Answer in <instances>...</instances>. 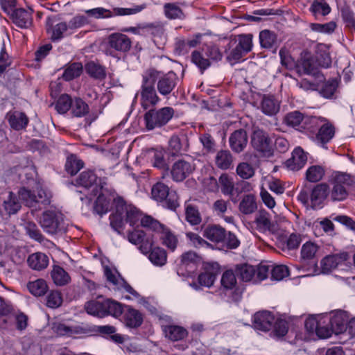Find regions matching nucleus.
Wrapping results in <instances>:
<instances>
[{
	"label": "nucleus",
	"mask_w": 355,
	"mask_h": 355,
	"mask_svg": "<svg viewBox=\"0 0 355 355\" xmlns=\"http://www.w3.org/2000/svg\"><path fill=\"white\" fill-rule=\"evenodd\" d=\"M259 41L261 47L272 49L277 43V35L272 31L263 30L259 33Z\"/></svg>",
	"instance_id": "nucleus-43"
},
{
	"label": "nucleus",
	"mask_w": 355,
	"mask_h": 355,
	"mask_svg": "<svg viewBox=\"0 0 355 355\" xmlns=\"http://www.w3.org/2000/svg\"><path fill=\"white\" fill-rule=\"evenodd\" d=\"M145 8L144 6H136L131 8H114L113 12L110 10L104 8H96L90 10H87L85 12L89 16L96 19L100 18H109L113 15H130L136 14L141 11Z\"/></svg>",
	"instance_id": "nucleus-9"
},
{
	"label": "nucleus",
	"mask_w": 355,
	"mask_h": 355,
	"mask_svg": "<svg viewBox=\"0 0 355 355\" xmlns=\"http://www.w3.org/2000/svg\"><path fill=\"white\" fill-rule=\"evenodd\" d=\"M85 309L86 312L92 315L103 318L105 312L103 307V300H91L85 303Z\"/></svg>",
	"instance_id": "nucleus-39"
},
{
	"label": "nucleus",
	"mask_w": 355,
	"mask_h": 355,
	"mask_svg": "<svg viewBox=\"0 0 355 355\" xmlns=\"http://www.w3.org/2000/svg\"><path fill=\"white\" fill-rule=\"evenodd\" d=\"M3 207L8 215L15 214L20 209L21 204L12 192H10L8 199L4 200Z\"/></svg>",
	"instance_id": "nucleus-47"
},
{
	"label": "nucleus",
	"mask_w": 355,
	"mask_h": 355,
	"mask_svg": "<svg viewBox=\"0 0 355 355\" xmlns=\"http://www.w3.org/2000/svg\"><path fill=\"white\" fill-rule=\"evenodd\" d=\"M331 7L325 0H315L310 8L311 12L315 15H327L331 12Z\"/></svg>",
	"instance_id": "nucleus-51"
},
{
	"label": "nucleus",
	"mask_w": 355,
	"mask_h": 355,
	"mask_svg": "<svg viewBox=\"0 0 355 355\" xmlns=\"http://www.w3.org/2000/svg\"><path fill=\"white\" fill-rule=\"evenodd\" d=\"M40 223L43 230L51 235L62 234L67 230L62 214L55 210L43 212Z\"/></svg>",
	"instance_id": "nucleus-4"
},
{
	"label": "nucleus",
	"mask_w": 355,
	"mask_h": 355,
	"mask_svg": "<svg viewBox=\"0 0 355 355\" xmlns=\"http://www.w3.org/2000/svg\"><path fill=\"white\" fill-rule=\"evenodd\" d=\"M27 288L33 295L35 296H42L46 293L48 286L44 279H38L35 281L28 282L27 284Z\"/></svg>",
	"instance_id": "nucleus-46"
},
{
	"label": "nucleus",
	"mask_w": 355,
	"mask_h": 355,
	"mask_svg": "<svg viewBox=\"0 0 355 355\" xmlns=\"http://www.w3.org/2000/svg\"><path fill=\"white\" fill-rule=\"evenodd\" d=\"M332 333L334 331L331 330V326L329 327L327 316L320 318V324L315 331L316 335L321 338H325L331 336Z\"/></svg>",
	"instance_id": "nucleus-60"
},
{
	"label": "nucleus",
	"mask_w": 355,
	"mask_h": 355,
	"mask_svg": "<svg viewBox=\"0 0 355 355\" xmlns=\"http://www.w3.org/2000/svg\"><path fill=\"white\" fill-rule=\"evenodd\" d=\"M25 230L26 234L32 239L40 243L44 240V236L34 222L28 221L25 223Z\"/></svg>",
	"instance_id": "nucleus-57"
},
{
	"label": "nucleus",
	"mask_w": 355,
	"mask_h": 355,
	"mask_svg": "<svg viewBox=\"0 0 355 355\" xmlns=\"http://www.w3.org/2000/svg\"><path fill=\"white\" fill-rule=\"evenodd\" d=\"M260 107L266 115L274 116L279 111L280 102L272 95H263Z\"/></svg>",
	"instance_id": "nucleus-24"
},
{
	"label": "nucleus",
	"mask_w": 355,
	"mask_h": 355,
	"mask_svg": "<svg viewBox=\"0 0 355 355\" xmlns=\"http://www.w3.org/2000/svg\"><path fill=\"white\" fill-rule=\"evenodd\" d=\"M85 70L90 76L96 79H103L106 75L105 68L93 61L85 65Z\"/></svg>",
	"instance_id": "nucleus-50"
},
{
	"label": "nucleus",
	"mask_w": 355,
	"mask_h": 355,
	"mask_svg": "<svg viewBox=\"0 0 355 355\" xmlns=\"http://www.w3.org/2000/svg\"><path fill=\"white\" fill-rule=\"evenodd\" d=\"M186 220L192 225H196L201 223V216L197 207L191 204L185 205Z\"/></svg>",
	"instance_id": "nucleus-45"
},
{
	"label": "nucleus",
	"mask_w": 355,
	"mask_h": 355,
	"mask_svg": "<svg viewBox=\"0 0 355 355\" xmlns=\"http://www.w3.org/2000/svg\"><path fill=\"white\" fill-rule=\"evenodd\" d=\"M195 169L196 166L193 162L179 159L172 165L170 173L174 182H181L192 174Z\"/></svg>",
	"instance_id": "nucleus-10"
},
{
	"label": "nucleus",
	"mask_w": 355,
	"mask_h": 355,
	"mask_svg": "<svg viewBox=\"0 0 355 355\" xmlns=\"http://www.w3.org/2000/svg\"><path fill=\"white\" fill-rule=\"evenodd\" d=\"M152 198L157 202L164 203V206L171 210H175L179 207V197L175 191H170L168 185L157 182L151 189Z\"/></svg>",
	"instance_id": "nucleus-5"
},
{
	"label": "nucleus",
	"mask_w": 355,
	"mask_h": 355,
	"mask_svg": "<svg viewBox=\"0 0 355 355\" xmlns=\"http://www.w3.org/2000/svg\"><path fill=\"white\" fill-rule=\"evenodd\" d=\"M89 112V107L82 98H75L73 100L71 113L75 117H83Z\"/></svg>",
	"instance_id": "nucleus-38"
},
{
	"label": "nucleus",
	"mask_w": 355,
	"mask_h": 355,
	"mask_svg": "<svg viewBox=\"0 0 355 355\" xmlns=\"http://www.w3.org/2000/svg\"><path fill=\"white\" fill-rule=\"evenodd\" d=\"M114 212L110 215V226L119 234L123 230L125 223L135 225L140 218V213L132 205H127L122 197L117 196L113 200Z\"/></svg>",
	"instance_id": "nucleus-1"
},
{
	"label": "nucleus",
	"mask_w": 355,
	"mask_h": 355,
	"mask_svg": "<svg viewBox=\"0 0 355 355\" xmlns=\"http://www.w3.org/2000/svg\"><path fill=\"white\" fill-rule=\"evenodd\" d=\"M297 71L300 75H311L320 80L323 78L310 55H305L300 59L297 64Z\"/></svg>",
	"instance_id": "nucleus-15"
},
{
	"label": "nucleus",
	"mask_w": 355,
	"mask_h": 355,
	"mask_svg": "<svg viewBox=\"0 0 355 355\" xmlns=\"http://www.w3.org/2000/svg\"><path fill=\"white\" fill-rule=\"evenodd\" d=\"M354 178L346 173H337L333 180V187L330 192V197L333 201H341L345 200L348 192L346 186L353 184Z\"/></svg>",
	"instance_id": "nucleus-7"
},
{
	"label": "nucleus",
	"mask_w": 355,
	"mask_h": 355,
	"mask_svg": "<svg viewBox=\"0 0 355 355\" xmlns=\"http://www.w3.org/2000/svg\"><path fill=\"white\" fill-rule=\"evenodd\" d=\"M83 67L80 62H73L67 65L62 74V78L66 81L71 80L79 77L83 73Z\"/></svg>",
	"instance_id": "nucleus-41"
},
{
	"label": "nucleus",
	"mask_w": 355,
	"mask_h": 355,
	"mask_svg": "<svg viewBox=\"0 0 355 355\" xmlns=\"http://www.w3.org/2000/svg\"><path fill=\"white\" fill-rule=\"evenodd\" d=\"M219 184L221 188V192L225 195L229 196L233 202H236V199L233 198L235 193L237 196L239 193V189L234 187V181L232 178L228 175L224 173L222 174L218 180Z\"/></svg>",
	"instance_id": "nucleus-29"
},
{
	"label": "nucleus",
	"mask_w": 355,
	"mask_h": 355,
	"mask_svg": "<svg viewBox=\"0 0 355 355\" xmlns=\"http://www.w3.org/2000/svg\"><path fill=\"white\" fill-rule=\"evenodd\" d=\"M274 317L267 311H259L254 315L253 324L255 329L266 331L270 329Z\"/></svg>",
	"instance_id": "nucleus-22"
},
{
	"label": "nucleus",
	"mask_w": 355,
	"mask_h": 355,
	"mask_svg": "<svg viewBox=\"0 0 355 355\" xmlns=\"http://www.w3.org/2000/svg\"><path fill=\"white\" fill-rule=\"evenodd\" d=\"M6 118L10 127L17 131L25 129L29 121L26 114L19 111H10L7 113Z\"/></svg>",
	"instance_id": "nucleus-21"
},
{
	"label": "nucleus",
	"mask_w": 355,
	"mask_h": 355,
	"mask_svg": "<svg viewBox=\"0 0 355 355\" xmlns=\"http://www.w3.org/2000/svg\"><path fill=\"white\" fill-rule=\"evenodd\" d=\"M33 10L29 8H16L11 14V19L13 23L19 28H27L33 23Z\"/></svg>",
	"instance_id": "nucleus-18"
},
{
	"label": "nucleus",
	"mask_w": 355,
	"mask_h": 355,
	"mask_svg": "<svg viewBox=\"0 0 355 355\" xmlns=\"http://www.w3.org/2000/svg\"><path fill=\"white\" fill-rule=\"evenodd\" d=\"M51 276L55 284L59 286H65L71 281V277L68 272L60 266H53Z\"/></svg>",
	"instance_id": "nucleus-35"
},
{
	"label": "nucleus",
	"mask_w": 355,
	"mask_h": 355,
	"mask_svg": "<svg viewBox=\"0 0 355 355\" xmlns=\"http://www.w3.org/2000/svg\"><path fill=\"white\" fill-rule=\"evenodd\" d=\"M203 236L214 243H220L225 241L227 232L225 228L219 225H208L204 227Z\"/></svg>",
	"instance_id": "nucleus-20"
},
{
	"label": "nucleus",
	"mask_w": 355,
	"mask_h": 355,
	"mask_svg": "<svg viewBox=\"0 0 355 355\" xmlns=\"http://www.w3.org/2000/svg\"><path fill=\"white\" fill-rule=\"evenodd\" d=\"M349 258V254L346 252L326 256L320 262L322 272L324 274L331 272L339 265L343 264Z\"/></svg>",
	"instance_id": "nucleus-14"
},
{
	"label": "nucleus",
	"mask_w": 355,
	"mask_h": 355,
	"mask_svg": "<svg viewBox=\"0 0 355 355\" xmlns=\"http://www.w3.org/2000/svg\"><path fill=\"white\" fill-rule=\"evenodd\" d=\"M103 307L105 316L108 315L118 317L123 313L122 304L111 299L103 300Z\"/></svg>",
	"instance_id": "nucleus-42"
},
{
	"label": "nucleus",
	"mask_w": 355,
	"mask_h": 355,
	"mask_svg": "<svg viewBox=\"0 0 355 355\" xmlns=\"http://www.w3.org/2000/svg\"><path fill=\"white\" fill-rule=\"evenodd\" d=\"M236 274L232 270H225L221 277L220 284L221 289L232 294V298L234 301H238L242 295L243 288L237 286L236 278Z\"/></svg>",
	"instance_id": "nucleus-11"
},
{
	"label": "nucleus",
	"mask_w": 355,
	"mask_h": 355,
	"mask_svg": "<svg viewBox=\"0 0 355 355\" xmlns=\"http://www.w3.org/2000/svg\"><path fill=\"white\" fill-rule=\"evenodd\" d=\"M191 61L200 69L202 72H203L211 65L209 60L204 58L202 54L198 51H194L192 52Z\"/></svg>",
	"instance_id": "nucleus-59"
},
{
	"label": "nucleus",
	"mask_w": 355,
	"mask_h": 355,
	"mask_svg": "<svg viewBox=\"0 0 355 355\" xmlns=\"http://www.w3.org/2000/svg\"><path fill=\"white\" fill-rule=\"evenodd\" d=\"M53 330L58 336H75L77 335L89 334L92 329L87 324L69 326L64 323L57 322L53 324Z\"/></svg>",
	"instance_id": "nucleus-12"
},
{
	"label": "nucleus",
	"mask_w": 355,
	"mask_h": 355,
	"mask_svg": "<svg viewBox=\"0 0 355 355\" xmlns=\"http://www.w3.org/2000/svg\"><path fill=\"white\" fill-rule=\"evenodd\" d=\"M149 259L154 265L162 266L166 263V252L161 248H154L150 252Z\"/></svg>",
	"instance_id": "nucleus-48"
},
{
	"label": "nucleus",
	"mask_w": 355,
	"mask_h": 355,
	"mask_svg": "<svg viewBox=\"0 0 355 355\" xmlns=\"http://www.w3.org/2000/svg\"><path fill=\"white\" fill-rule=\"evenodd\" d=\"M105 53L113 58L128 53L132 46L131 39L121 33L109 35L104 41Z\"/></svg>",
	"instance_id": "nucleus-3"
},
{
	"label": "nucleus",
	"mask_w": 355,
	"mask_h": 355,
	"mask_svg": "<svg viewBox=\"0 0 355 355\" xmlns=\"http://www.w3.org/2000/svg\"><path fill=\"white\" fill-rule=\"evenodd\" d=\"M27 263L33 270H42L49 265V257L44 253L35 252L28 256Z\"/></svg>",
	"instance_id": "nucleus-30"
},
{
	"label": "nucleus",
	"mask_w": 355,
	"mask_h": 355,
	"mask_svg": "<svg viewBox=\"0 0 355 355\" xmlns=\"http://www.w3.org/2000/svg\"><path fill=\"white\" fill-rule=\"evenodd\" d=\"M198 261L199 257L195 252L188 251L183 253L180 257L178 273L180 274L182 268L189 270V268H193Z\"/></svg>",
	"instance_id": "nucleus-37"
},
{
	"label": "nucleus",
	"mask_w": 355,
	"mask_h": 355,
	"mask_svg": "<svg viewBox=\"0 0 355 355\" xmlns=\"http://www.w3.org/2000/svg\"><path fill=\"white\" fill-rule=\"evenodd\" d=\"M248 137L244 129H239L233 132L229 139L232 150L237 153L242 152L247 146Z\"/></svg>",
	"instance_id": "nucleus-19"
},
{
	"label": "nucleus",
	"mask_w": 355,
	"mask_h": 355,
	"mask_svg": "<svg viewBox=\"0 0 355 355\" xmlns=\"http://www.w3.org/2000/svg\"><path fill=\"white\" fill-rule=\"evenodd\" d=\"M164 11L166 17L170 19H182L184 14L182 10L174 3H166L164 5Z\"/></svg>",
	"instance_id": "nucleus-44"
},
{
	"label": "nucleus",
	"mask_w": 355,
	"mask_h": 355,
	"mask_svg": "<svg viewBox=\"0 0 355 355\" xmlns=\"http://www.w3.org/2000/svg\"><path fill=\"white\" fill-rule=\"evenodd\" d=\"M325 121L326 119L324 118L306 116L302 128L313 131L315 128H320L321 124L325 122Z\"/></svg>",
	"instance_id": "nucleus-62"
},
{
	"label": "nucleus",
	"mask_w": 355,
	"mask_h": 355,
	"mask_svg": "<svg viewBox=\"0 0 355 355\" xmlns=\"http://www.w3.org/2000/svg\"><path fill=\"white\" fill-rule=\"evenodd\" d=\"M84 166L82 160L79 159L76 155H71L67 159L65 163V169L71 175H76Z\"/></svg>",
	"instance_id": "nucleus-49"
},
{
	"label": "nucleus",
	"mask_w": 355,
	"mask_h": 355,
	"mask_svg": "<svg viewBox=\"0 0 355 355\" xmlns=\"http://www.w3.org/2000/svg\"><path fill=\"white\" fill-rule=\"evenodd\" d=\"M329 187L325 183L317 184L312 190L310 199L312 207L315 209L320 206L327 197Z\"/></svg>",
	"instance_id": "nucleus-28"
},
{
	"label": "nucleus",
	"mask_w": 355,
	"mask_h": 355,
	"mask_svg": "<svg viewBox=\"0 0 355 355\" xmlns=\"http://www.w3.org/2000/svg\"><path fill=\"white\" fill-rule=\"evenodd\" d=\"M324 175V168L319 165L310 166L306 173V178L309 182H317L320 181Z\"/></svg>",
	"instance_id": "nucleus-53"
},
{
	"label": "nucleus",
	"mask_w": 355,
	"mask_h": 355,
	"mask_svg": "<svg viewBox=\"0 0 355 355\" xmlns=\"http://www.w3.org/2000/svg\"><path fill=\"white\" fill-rule=\"evenodd\" d=\"M110 199H107L104 194L100 193L94 204V211L99 215L107 213L110 209Z\"/></svg>",
	"instance_id": "nucleus-55"
},
{
	"label": "nucleus",
	"mask_w": 355,
	"mask_h": 355,
	"mask_svg": "<svg viewBox=\"0 0 355 355\" xmlns=\"http://www.w3.org/2000/svg\"><path fill=\"white\" fill-rule=\"evenodd\" d=\"M218 270L219 268L218 265H212L210 268H207L204 272H202L198 275V283L201 286L207 287L211 286L216 279Z\"/></svg>",
	"instance_id": "nucleus-31"
},
{
	"label": "nucleus",
	"mask_w": 355,
	"mask_h": 355,
	"mask_svg": "<svg viewBox=\"0 0 355 355\" xmlns=\"http://www.w3.org/2000/svg\"><path fill=\"white\" fill-rule=\"evenodd\" d=\"M318 250L317 245L312 242L305 243L301 249V259L306 260L313 259Z\"/></svg>",
	"instance_id": "nucleus-58"
},
{
	"label": "nucleus",
	"mask_w": 355,
	"mask_h": 355,
	"mask_svg": "<svg viewBox=\"0 0 355 355\" xmlns=\"http://www.w3.org/2000/svg\"><path fill=\"white\" fill-rule=\"evenodd\" d=\"M236 173L242 179H249L254 175V168L248 162H241L236 167Z\"/></svg>",
	"instance_id": "nucleus-61"
},
{
	"label": "nucleus",
	"mask_w": 355,
	"mask_h": 355,
	"mask_svg": "<svg viewBox=\"0 0 355 355\" xmlns=\"http://www.w3.org/2000/svg\"><path fill=\"white\" fill-rule=\"evenodd\" d=\"M305 116L299 111H293L286 114L283 121L288 126L300 129L304 124Z\"/></svg>",
	"instance_id": "nucleus-36"
},
{
	"label": "nucleus",
	"mask_w": 355,
	"mask_h": 355,
	"mask_svg": "<svg viewBox=\"0 0 355 355\" xmlns=\"http://www.w3.org/2000/svg\"><path fill=\"white\" fill-rule=\"evenodd\" d=\"M155 78L152 73L143 76L141 91V106L147 110L154 107L160 101L155 89Z\"/></svg>",
	"instance_id": "nucleus-6"
},
{
	"label": "nucleus",
	"mask_w": 355,
	"mask_h": 355,
	"mask_svg": "<svg viewBox=\"0 0 355 355\" xmlns=\"http://www.w3.org/2000/svg\"><path fill=\"white\" fill-rule=\"evenodd\" d=\"M143 322L141 313L134 309H129L125 314V324L131 328L139 327Z\"/></svg>",
	"instance_id": "nucleus-40"
},
{
	"label": "nucleus",
	"mask_w": 355,
	"mask_h": 355,
	"mask_svg": "<svg viewBox=\"0 0 355 355\" xmlns=\"http://www.w3.org/2000/svg\"><path fill=\"white\" fill-rule=\"evenodd\" d=\"M251 144L254 150L263 156L270 157L273 155L274 150L272 141L267 132L256 128L251 136Z\"/></svg>",
	"instance_id": "nucleus-8"
},
{
	"label": "nucleus",
	"mask_w": 355,
	"mask_h": 355,
	"mask_svg": "<svg viewBox=\"0 0 355 355\" xmlns=\"http://www.w3.org/2000/svg\"><path fill=\"white\" fill-rule=\"evenodd\" d=\"M309 26L313 31L331 34L335 31L337 25L335 21H331L326 24L311 23Z\"/></svg>",
	"instance_id": "nucleus-56"
},
{
	"label": "nucleus",
	"mask_w": 355,
	"mask_h": 355,
	"mask_svg": "<svg viewBox=\"0 0 355 355\" xmlns=\"http://www.w3.org/2000/svg\"><path fill=\"white\" fill-rule=\"evenodd\" d=\"M169 148L173 155L186 152L189 148V139L184 134L180 135H174L169 140Z\"/></svg>",
	"instance_id": "nucleus-23"
},
{
	"label": "nucleus",
	"mask_w": 355,
	"mask_h": 355,
	"mask_svg": "<svg viewBox=\"0 0 355 355\" xmlns=\"http://www.w3.org/2000/svg\"><path fill=\"white\" fill-rule=\"evenodd\" d=\"M97 176L92 171H85L80 174L76 180L77 184L89 191L91 196H96L103 189V187L98 184Z\"/></svg>",
	"instance_id": "nucleus-13"
},
{
	"label": "nucleus",
	"mask_w": 355,
	"mask_h": 355,
	"mask_svg": "<svg viewBox=\"0 0 355 355\" xmlns=\"http://www.w3.org/2000/svg\"><path fill=\"white\" fill-rule=\"evenodd\" d=\"M175 110L171 107H164L159 109L154 107L147 110L144 115L146 130H153L166 125L173 118Z\"/></svg>",
	"instance_id": "nucleus-2"
},
{
	"label": "nucleus",
	"mask_w": 355,
	"mask_h": 355,
	"mask_svg": "<svg viewBox=\"0 0 355 355\" xmlns=\"http://www.w3.org/2000/svg\"><path fill=\"white\" fill-rule=\"evenodd\" d=\"M233 156L228 150H220L215 156V164L221 170L230 168L233 163Z\"/></svg>",
	"instance_id": "nucleus-33"
},
{
	"label": "nucleus",
	"mask_w": 355,
	"mask_h": 355,
	"mask_svg": "<svg viewBox=\"0 0 355 355\" xmlns=\"http://www.w3.org/2000/svg\"><path fill=\"white\" fill-rule=\"evenodd\" d=\"M166 338L171 341H179L188 336V331L183 327L175 324L165 325L162 327Z\"/></svg>",
	"instance_id": "nucleus-27"
},
{
	"label": "nucleus",
	"mask_w": 355,
	"mask_h": 355,
	"mask_svg": "<svg viewBox=\"0 0 355 355\" xmlns=\"http://www.w3.org/2000/svg\"><path fill=\"white\" fill-rule=\"evenodd\" d=\"M335 134L334 125L327 120L321 124L318 132L316 135V141L323 148H327L325 145L331 141Z\"/></svg>",
	"instance_id": "nucleus-26"
},
{
	"label": "nucleus",
	"mask_w": 355,
	"mask_h": 355,
	"mask_svg": "<svg viewBox=\"0 0 355 355\" xmlns=\"http://www.w3.org/2000/svg\"><path fill=\"white\" fill-rule=\"evenodd\" d=\"M235 273L243 282H250L254 279L256 268L248 263L237 264L235 266Z\"/></svg>",
	"instance_id": "nucleus-34"
},
{
	"label": "nucleus",
	"mask_w": 355,
	"mask_h": 355,
	"mask_svg": "<svg viewBox=\"0 0 355 355\" xmlns=\"http://www.w3.org/2000/svg\"><path fill=\"white\" fill-rule=\"evenodd\" d=\"M73 100L71 96L67 94H62L55 103V110L60 114H64L71 110Z\"/></svg>",
	"instance_id": "nucleus-54"
},
{
	"label": "nucleus",
	"mask_w": 355,
	"mask_h": 355,
	"mask_svg": "<svg viewBox=\"0 0 355 355\" xmlns=\"http://www.w3.org/2000/svg\"><path fill=\"white\" fill-rule=\"evenodd\" d=\"M257 209L256 198L253 194H246L242 198L239 205V210L245 215L254 213Z\"/></svg>",
	"instance_id": "nucleus-32"
},
{
	"label": "nucleus",
	"mask_w": 355,
	"mask_h": 355,
	"mask_svg": "<svg viewBox=\"0 0 355 355\" xmlns=\"http://www.w3.org/2000/svg\"><path fill=\"white\" fill-rule=\"evenodd\" d=\"M62 302L61 294L58 291H52L46 296V306L50 308H58L62 304Z\"/></svg>",
	"instance_id": "nucleus-63"
},
{
	"label": "nucleus",
	"mask_w": 355,
	"mask_h": 355,
	"mask_svg": "<svg viewBox=\"0 0 355 355\" xmlns=\"http://www.w3.org/2000/svg\"><path fill=\"white\" fill-rule=\"evenodd\" d=\"M178 78L175 73L169 71L160 77L157 83V88L160 94L167 96L175 89Z\"/></svg>",
	"instance_id": "nucleus-17"
},
{
	"label": "nucleus",
	"mask_w": 355,
	"mask_h": 355,
	"mask_svg": "<svg viewBox=\"0 0 355 355\" xmlns=\"http://www.w3.org/2000/svg\"><path fill=\"white\" fill-rule=\"evenodd\" d=\"M255 223L259 229L266 230L270 227L269 214L266 211H260L256 217Z\"/></svg>",
	"instance_id": "nucleus-64"
},
{
	"label": "nucleus",
	"mask_w": 355,
	"mask_h": 355,
	"mask_svg": "<svg viewBox=\"0 0 355 355\" xmlns=\"http://www.w3.org/2000/svg\"><path fill=\"white\" fill-rule=\"evenodd\" d=\"M327 319L335 334L346 332L348 315L345 311H338L330 317H327Z\"/></svg>",
	"instance_id": "nucleus-16"
},
{
	"label": "nucleus",
	"mask_w": 355,
	"mask_h": 355,
	"mask_svg": "<svg viewBox=\"0 0 355 355\" xmlns=\"http://www.w3.org/2000/svg\"><path fill=\"white\" fill-rule=\"evenodd\" d=\"M18 194L26 206L29 207H36V194L34 191L23 187L19 189Z\"/></svg>",
	"instance_id": "nucleus-52"
},
{
	"label": "nucleus",
	"mask_w": 355,
	"mask_h": 355,
	"mask_svg": "<svg viewBox=\"0 0 355 355\" xmlns=\"http://www.w3.org/2000/svg\"><path fill=\"white\" fill-rule=\"evenodd\" d=\"M307 161V155L302 148H296L293 153L292 157L288 159L286 164L292 171H298L302 168Z\"/></svg>",
	"instance_id": "nucleus-25"
}]
</instances>
